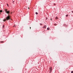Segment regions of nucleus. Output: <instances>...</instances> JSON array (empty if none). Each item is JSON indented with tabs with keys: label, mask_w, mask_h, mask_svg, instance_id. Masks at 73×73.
<instances>
[{
	"label": "nucleus",
	"mask_w": 73,
	"mask_h": 73,
	"mask_svg": "<svg viewBox=\"0 0 73 73\" xmlns=\"http://www.w3.org/2000/svg\"><path fill=\"white\" fill-rule=\"evenodd\" d=\"M40 25H42V24L41 23L40 24Z\"/></svg>",
	"instance_id": "12"
},
{
	"label": "nucleus",
	"mask_w": 73,
	"mask_h": 73,
	"mask_svg": "<svg viewBox=\"0 0 73 73\" xmlns=\"http://www.w3.org/2000/svg\"><path fill=\"white\" fill-rule=\"evenodd\" d=\"M72 13H73V11H72Z\"/></svg>",
	"instance_id": "19"
},
{
	"label": "nucleus",
	"mask_w": 73,
	"mask_h": 73,
	"mask_svg": "<svg viewBox=\"0 0 73 73\" xmlns=\"http://www.w3.org/2000/svg\"><path fill=\"white\" fill-rule=\"evenodd\" d=\"M36 15H38V13L37 12H36Z\"/></svg>",
	"instance_id": "10"
},
{
	"label": "nucleus",
	"mask_w": 73,
	"mask_h": 73,
	"mask_svg": "<svg viewBox=\"0 0 73 73\" xmlns=\"http://www.w3.org/2000/svg\"><path fill=\"white\" fill-rule=\"evenodd\" d=\"M3 27H4V25H3Z\"/></svg>",
	"instance_id": "18"
},
{
	"label": "nucleus",
	"mask_w": 73,
	"mask_h": 73,
	"mask_svg": "<svg viewBox=\"0 0 73 73\" xmlns=\"http://www.w3.org/2000/svg\"><path fill=\"white\" fill-rule=\"evenodd\" d=\"M52 67H50V71H49L50 73H51V72H52Z\"/></svg>",
	"instance_id": "3"
},
{
	"label": "nucleus",
	"mask_w": 73,
	"mask_h": 73,
	"mask_svg": "<svg viewBox=\"0 0 73 73\" xmlns=\"http://www.w3.org/2000/svg\"><path fill=\"white\" fill-rule=\"evenodd\" d=\"M54 25L55 26H56V25H57V24H54Z\"/></svg>",
	"instance_id": "11"
},
{
	"label": "nucleus",
	"mask_w": 73,
	"mask_h": 73,
	"mask_svg": "<svg viewBox=\"0 0 73 73\" xmlns=\"http://www.w3.org/2000/svg\"><path fill=\"white\" fill-rule=\"evenodd\" d=\"M46 27V25H44V27H43V28H45Z\"/></svg>",
	"instance_id": "4"
},
{
	"label": "nucleus",
	"mask_w": 73,
	"mask_h": 73,
	"mask_svg": "<svg viewBox=\"0 0 73 73\" xmlns=\"http://www.w3.org/2000/svg\"><path fill=\"white\" fill-rule=\"evenodd\" d=\"M28 9H29V7H28Z\"/></svg>",
	"instance_id": "16"
},
{
	"label": "nucleus",
	"mask_w": 73,
	"mask_h": 73,
	"mask_svg": "<svg viewBox=\"0 0 73 73\" xmlns=\"http://www.w3.org/2000/svg\"><path fill=\"white\" fill-rule=\"evenodd\" d=\"M68 15H66V17H68Z\"/></svg>",
	"instance_id": "9"
},
{
	"label": "nucleus",
	"mask_w": 73,
	"mask_h": 73,
	"mask_svg": "<svg viewBox=\"0 0 73 73\" xmlns=\"http://www.w3.org/2000/svg\"><path fill=\"white\" fill-rule=\"evenodd\" d=\"M0 42H1V43H4V41H1Z\"/></svg>",
	"instance_id": "7"
},
{
	"label": "nucleus",
	"mask_w": 73,
	"mask_h": 73,
	"mask_svg": "<svg viewBox=\"0 0 73 73\" xmlns=\"http://www.w3.org/2000/svg\"><path fill=\"white\" fill-rule=\"evenodd\" d=\"M9 15V14L8 15ZM11 19V18L10 17V16L8 15V16H7L5 18V19L4 20V21H5L6 20L8 21L9 20Z\"/></svg>",
	"instance_id": "1"
},
{
	"label": "nucleus",
	"mask_w": 73,
	"mask_h": 73,
	"mask_svg": "<svg viewBox=\"0 0 73 73\" xmlns=\"http://www.w3.org/2000/svg\"><path fill=\"white\" fill-rule=\"evenodd\" d=\"M47 30H49V29H50L49 28H48L47 29Z\"/></svg>",
	"instance_id": "8"
},
{
	"label": "nucleus",
	"mask_w": 73,
	"mask_h": 73,
	"mask_svg": "<svg viewBox=\"0 0 73 73\" xmlns=\"http://www.w3.org/2000/svg\"><path fill=\"white\" fill-rule=\"evenodd\" d=\"M55 19L56 20H58V18L56 17H55Z\"/></svg>",
	"instance_id": "5"
},
{
	"label": "nucleus",
	"mask_w": 73,
	"mask_h": 73,
	"mask_svg": "<svg viewBox=\"0 0 73 73\" xmlns=\"http://www.w3.org/2000/svg\"><path fill=\"white\" fill-rule=\"evenodd\" d=\"M5 12H6V13H7V14H9V13H10V12H9V11H7V9H5Z\"/></svg>",
	"instance_id": "2"
},
{
	"label": "nucleus",
	"mask_w": 73,
	"mask_h": 73,
	"mask_svg": "<svg viewBox=\"0 0 73 73\" xmlns=\"http://www.w3.org/2000/svg\"><path fill=\"white\" fill-rule=\"evenodd\" d=\"M54 5H56V4L54 3Z\"/></svg>",
	"instance_id": "14"
},
{
	"label": "nucleus",
	"mask_w": 73,
	"mask_h": 73,
	"mask_svg": "<svg viewBox=\"0 0 73 73\" xmlns=\"http://www.w3.org/2000/svg\"><path fill=\"white\" fill-rule=\"evenodd\" d=\"M71 73H73V71H71Z\"/></svg>",
	"instance_id": "13"
},
{
	"label": "nucleus",
	"mask_w": 73,
	"mask_h": 73,
	"mask_svg": "<svg viewBox=\"0 0 73 73\" xmlns=\"http://www.w3.org/2000/svg\"><path fill=\"white\" fill-rule=\"evenodd\" d=\"M50 20H52V19H51Z\"/></svg>",
	"instance_id": "15"
},
{
	"label": "nucleus",
	"mask_w": 73,
	"mask_h": 73,
	"mask_svg": "<svg viewBox=\"0 0 73 73\" xmlns=\"http://www.w3.org/2000/svg\"><path fill=\"white\" fill-rule=\"evenodd\" d=\"M30 29H31V27H30Z\"/></svg>",
	"instance_id": "17"
},
{
	"label": "nucleus",
	"mask_w": 73,
	"mask_h": 73,
	"mask_svg": "<svg viewBox=\"0 0 73 73\" xmlns=\"http://www.w3.org/2000/svg\"><path fill=\"white\" fill-rule=\"evenodd\" d=\"M2 12H3V11L2 10L0 11V13H1Z\"/></svg>",
	"instance_id": "6"
}]
</instances>
